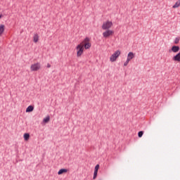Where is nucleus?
<instances>
[{
    "instance_id": "nucleus-1",
    "label": "nucleus",
    "mask_w": 180,
    "mask_h": 180,
    "mask_svg": "<svg viewBox=\"0 0 180 180\" xmlns=\"http://www.w3.org/2000/svg\"><path fill=\"white\" fill-rule=\"evenodd\" d=\"M122 54V51L121 50H117L114 51L112 54L110 55V63H116L117 61V58L120 57V55Z\"/></svg>"
},
{
    "instance_id": "nucleus-2",
    "label": "nucleus",
    "mask_w": 180,
    "mask_h": 180,
    "mask_svg": "<svg viewBox=\"0 0 180 180\" xmlns=\"http://www.w3.org/2000/svg\"><path fill=\"white\" fill-rule=\"evenodd\" d=\"M113 27V22L108 20L103 22L101 26V29L103 30H110L111 27Z\"/></svg>"
},
{
    "instance_id": "nucleus-3",
    "label": "nucleus",
    "mask_w": 180,
    "mask_h": 180,
    "mask_svg": "<svg viewBox=\"0 0 180 180\" xmlns=\"http://www.w3.org/2000/svg\"><path fill=\"white\" fill-rule=\"evenodd\" d=\"M85 50H89L90 47H91L92 44L91 43V39L89 37H86L81 43Z\"/></svg>"
},
{
    "instance_id": "nucleus-4",
    "label": "nucleus",
    "mask_w": 180,
    "mask_h": 180,
    "mask_svg": "<svg viewBox=\"0 0 180 180\" xmlns=\"http://www.w3.org/2000/svg\"><path fill=\"white\" fill-rule=\"evenodd\" d=\"M133 58H134V53L129 52L127 56V59L124 62V64H123L124 67H127V65H129V63H130V61H131Z\"/></svg>"
},
{
    "instance_id": "nucleus-5",
    "label": "nucleus",
    "mask_w": 180,
    "mask_h": 180,
    "mask_svg": "<svg viewBox=\"0 0 180 180\" xmlns=\"http://www.w3.org/2000/svg\"><path fill=\"white\" fill-rule=\"evenodd\" d=\"M84 50H85V49L84 48L83 45L79 44L76 46L77 57H81L84 54Z\"/></svg>"
},
{
    "instance_id": "nucleus-6",
    "label": "nucleus",
    "mask_w": 180,
    "mask_h": 180,
    "mask_svg": "<svg viewBox=\"0 0 180 180\" xmlns=\"http://www.w3.org/2000/svg\"><path fill=\"white\" fill-rule=\"evenodd\" d=\"M105 31L103 32V37L104 39H109V37H112L113 34H115V31L113 30H104Z\"/></svg>"
},
{
    "instance_id": "nucleus-7",
    "label": "nucleus",
    "mask_w": 180,
    "mask_h": 180,
    "mask_svg": "<svg viewBox=\"0 0 180 180\" xmlns=\"http://www.w3.org/2000/svg\"><path fill=\"white\" fill-rule=\"evenodd\" d=\"M41 69V65L40 63H35L34 64H32L30 66V70L31 71H39Z\"/></svg>"
},
{
    "instance_id": "nucleus-8",
    "label": "nucleus",
    "mask_w": 180,
    "mask_h": 180,
    "mask_svg": "<svg viewBox=\"0 0 180 180\" xmlns=\"http://www.w3.org/2000/svg\"><path fill=\"white\" fill-rule=\"evenodd\" d=\"M98 170H99V165H96L94 168L93 179H96V176H98Z\"/></svg>"
},
{
    "instance_id": "nucleus-9",
    "label": "nucleus",
    "mask_w": 180,
    "mask_h": 180,
    "mask_svg": "<svg viewBox=\"0 0 180 180\" xmlns=\"http://www.w3.org/2000/svg\"><path fill=\"white\" fill-rule=\"evenodd\" d=\"M171 51H172V53H178V51H179V46H173L171 50L169 51V53H171Z\"/></svg>"
},
{
    "instance_id": "nucleus-10",
    "label": "nucleus",
    "mask_w": 180,
    "mask_h": 180,
    "mask_svg": "<svg viewBox=\"0 0 180 180\" xmlns=\"http://www.w3.org/2000/svg\"><path fill=\"white\" fill-rule=\"evenodd\" d=\"M173 61L180 63V52L172 58Z\"/></svg>"
},
{
    "instance_id": "nucleus-11",
    "label": "nucleus",
    "mask_w": 180,
    "mask_h": 180,
    "mask_svg": "<svg viewBox=\"0 0 180 180\" xmlns=\"http://www.w3.org/2000/svg\"><path fill=\"white\" fill-rule=\"evenodd\" d=\"M4 32H5V25L1 24L0 25V37L4 34Z\"/></svg>"
},
{
    "instance_id": "nucleus-12",
    "label": "nucleus",
    "mask_w": 180,
    "mask_h": 180,
    "mask_svg": "<svg viewBox=\"0 0 180 180\" xmlns=\"http://www.w3.org/2000/svg\"><path fill=\"white\" fill-rule=\"evenodd\" d=\"M67 172H68V169H60L58 172V175H63V174H67Z\"/></svg>"
},
{
    "instance_id": "nucleus-13",
    "label": "nucleus",
    "mask_w": 180,
    "mask_h": 180,
    "mask_svg": "<svg viewBox=\"0 0 180 180\" xmlns=\"http://www.w3.org/2000/svg\"><path fill=\"white\" fill-rule=\"evenodd\" d=\"M34 110V107H33V105H30L26 108V113H29L30 112H33V110Z\"/></svg>"
},
{
    "instance_id": "nucleus-14",
    "label": "nucleus",
    "mask_w": 180,
    "mask_h": 180,
    "mask_svg": "<svg viewBox=\"0 0 180 180\" xmlns=\"http://www.w3.org/2000/svg\"><path fill=\"white\" fill-rule=\"evenodd\" d=\"M49 122H50V116H47L45 118H44L42 123H43V124H46L49 123Z\"/></svg>"
},
{
    "instance_id": "nucleus-15",
    "label": "nucleus",
    "mask_w": 180,
    "mask_h": 180,
    "mask_svg": "<svg viewBox=\"0 0 180 180\" xmlns=\"http://www.w3.org/2000/svg\"><path fill=\"white\" fill-rule=\"evenodd\" d=\"M180 6V0H177V1L173 5V9H176V8H179Z\"/></svg>"
},
{
    "instance_id": "nucleus-16",
    "label": "nucleus",
    "mask_w": 180,
    "mask_h": 180,
    "mask_svg": "<svg viewBox=\"0 0 180 180\" xmlns=\"http://www.w3.org/2000/svg\"><path fill=\"white\" fill-rule=\"evenodd\" d=\"M39 34H34V37H33V41L34 43H37L39 41Z\"/></svg>"
},
{
    "instance_id": "nucleus-17",
    "label": "nucleus",
    "mask_w": 180,
    "mask_h": 180,
    "mask_svg": "<svg viewBox=\"0 0 180 180\" xmlns=\"http://www.w3.org/2000/svg\"><path fill=\"white\" fill-rule=\"evenodd\" d=\"M23 137H24L25 141H27L29 139H30V134L25 133L24 134Z\"/></svg>"
},
{
    "instance_id": "nucleus-18",
    "label": "nucleus",
    "mask_w": 180,
    "mask_h": 180,
    "mask_svg": "<svg viewBox=\"0 0 180 180\" xmlns=\"http://www.w3.org/2000/svg\"><path fill=\"white\" fill-rule=\"evenodd\" d=\"M143 134H144V131H141L138 133V137H139V139H141V137H143Z\"/></svg>"
},
{
    "instance_id": "nucleus-19",
    "label": "nucleus",
    "mask_w": 180,
    "mask_h": 180,
    "mask_svg": "<svg viewBox=\"0 0 180 180\" xmlns=\"http://www.w3.org/2000/svg\"><path fill=\"white\" fill-rule=\"evenodd\" d=\"M179 40H180L179 37L175 38L174 44H178V43H179Z\"/></svg>"
},
{
    "instance_id": "nucleus-20",
    "label": "nucleus",
    "mask_w": 180,
    "mask_h": 180,
    "mask_svg": "<svg viewBox=\"0 0 180 180\" xmlns=\"http://www.w3.org/2000/svg\"><path fill=\"white\" fill-rule=\"evenodd\" d=\"M50 67H51V65L48 64V65H47V68H50Z\"/></svg>"
},
{
    "instance_id": "nucleus-21",
    "label": "nucleus",
    "mask_w": 180,
    "mask_h": 180,
    "mask_svg": "<svg viewBox=\"0 0 180 180\" xmlns=\"http://www.w3.org/2000/svg\"><path fill=\"white\" fill-rule=\"evenodd\" d=\"M1 18H2V15H0V19H1Z\"/></svg>"
}]
</instances>
